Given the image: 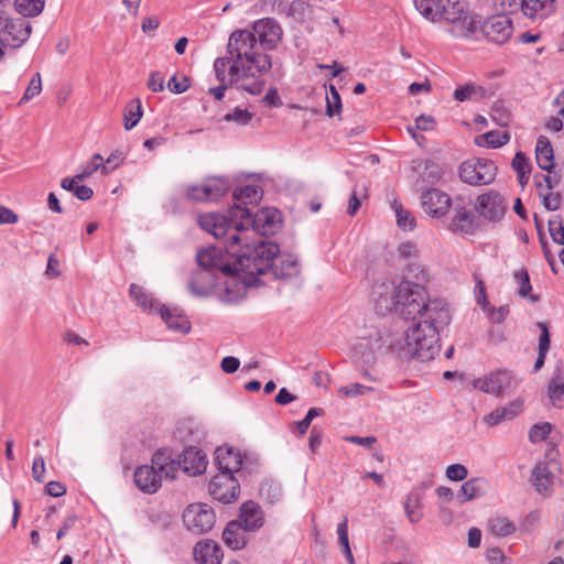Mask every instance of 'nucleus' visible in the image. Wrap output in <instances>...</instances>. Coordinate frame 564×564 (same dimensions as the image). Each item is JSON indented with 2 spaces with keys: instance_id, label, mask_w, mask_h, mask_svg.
I'll use <instances>...</instances> for the list:
<instances>
[{
  "instance_id": "72a5a7b5",
  "label": "nucleus",
  "mask_w": 564,
  "mask_h": 564,
  "mask_svg": "<svg viewBox=\"0 0 564 564\" xmlns=\"http://www.w3.org/2000/svg\"><path fill=\"white\" fill-rule=\"evenodd\" d=\"M549 398L554 406L560 408L564 394V371L557 368L549 382Z\"/></svg>"
},
{
  "instance_id": "58836bf2",
  "label": "nucleus",
  "mask_w": 564,
  "mask_h": 564,
  "mask_svg": "<svg viewBox=\"0 0 564 564\" xmlns=\"http://www.w3.org/2000/svg\"><path fill=\"white\" fill-rule=\"evenodd\" d=\"M391 208L397 217V225L403 230H413L415 228V218L398 199L391 202Z\"/></svg>"
},
{
  "instance_id": "bf43d9fd",
  "label": "nucleus",
  "mask_w": 564,
  "mask_h": 564,
  "mask_svg": "<svg viewBox=\"0 0 564 564\" xmlns=\"http://www.w3.org/2000/svg\"><path fill=\"white\" fill-rule=\"evenodd\" d=\"M337 534H338V544L341 547V551L347 547H350L349 538H348V520H347V518H345L340 523H338Z\"/></svg>"
},
{
  "instance_id": "7c9ffc66",
  "label": "nucleus",
  "mask_w": 564,
  "mask_h": 564,
  "mask_svg": "<svg viewBox=\"0 0 564 564\" xmlns=\"http://www.w3.org/2000/svg\"><path fill=\"white\" fill-rule=\"evenodd\" d=\"M487 481L482 478H473L465 481L457 494L462 502L478 498L485 494Z\"/></svg>"
},
{
  "instance_id": "39448f33",
  "label": "nucleus",
  "mask_w": 564,
  "mask_h": 564,
  "mask_svg": "<svg viewBox=\"0 0 564 564\" xmlns=\"http://www.w3.org/2000/svg\"><path fill=\"white\" fill-rule=\"evenodd\" d=\"M413 3L426 20L444 22L455 39H470L479 30L480 17L469 10L465 0H413Z\"/></svg>"
},
{
  "instance_id": "4d7b16f0",
  "label": "nucleus",
  "mask_w": 564,
  "mask_h": 564,
  "mask_svg": "<svg viewBox=\"0 0 564 564\" xmlns=\"http://www.w3.org/2000/svg\"><path fill=\"white\" fill-rule=\"evenodd\" d=\"M341 112V99L340 95L327 96L326 97V113L328 117L340 115Z\"/></svg>"
},
{
  "instance_id": "e433bc0d",
  "label": "nucleus",
  "mask_w": 564,
  "mask_h": 564,
  "mask_svg": "<svg viewBox=\"0 0 564 564\" xmlns=\"http://www.w3.org/2000/svg\"><path fill=\"white\" fill-rule=\"evenodd\" d=\"M430 276L425 268L420 263H410L406 268L405 275L402 281H408L411 285L425 288Z\"/></svg>"
},
{
  "instance_id": "e2e57ef3",
  "label": "nucleus",
  "mask_w": 564,
  "mask_h": 564,
  "mask_svg": "<svg viewBox=\"0 0 564 564\" xmlns=\"http://www.w3.org/2000/svg\"><path fill=\"white\" fill-rule=\"evenodd\" d=\"M415 127L422 131H431L435 127V120L432 116L420 115L415 120Z\"/></svg>"
},
{
  "instance_id": "bb28decb",
  "label": "nucleus",
  "mask_w": 564,
  "mask_h": 564,
  "mask_svg": "<svg viewBox=\"0 0 564 564\" xmlns=\"http://www.w3.org/2000/svg\"><path fill=\"white\" fill-rule=\"evenodd\" d=\"M243 525L238 521H230L223 531V541L231 550H241L246 545Z\"/></svg>"
},
{
  "instance_id": "37998d69",
  "label": "nucleus",
  "mask_w": 564,
  "mask_h": 564,
  "mask_svg": "<svg viewBox=\"0 0 564 564\" xmlns=\"http://www.w3.org/2000/svg\"><path fill=\"white\" fill-rule=\"evenodd\" d=\"M14 7L23 17H35L43 11L44 0H14Z\"/></svg>"
},
{
  "instance_id": "c85d7f7f",
  "label": "nucleus",
  "mask_w": 564,
  "mask_h": 564,
  "mask_svg": "<svg viewBox=\"0 0 564 564\" xmlns=\"http://www.w3.org/2000/svg\"><path fill=\"white\" fill-rule=\"evenodd\" d=\"M202 185L205 202L216 200L229 191V182L224 177H209Z\"/></svg>"
},
{
  "instance_id": "09e8293b",
  "label": "nucleus",
  "mask_w": 564,
  "mask_h": 564,
  "mask_svg": "<svg viewBox=\"0 0 564 564\" xmlns=\"http://www.w3.org/2000/svg\"><path fill=\"white\" fill-rule=\"evenodd\" d=\"M486 144L491 148H500L509 142V134L507 132L489 131L482 135Z\"/></svg>"
},
{
  "instance_id": "2f4dec72",
  "label": "nucleus",
  "mask_w": 564,
  "mask_h": 564,
  "mask_svg": "<svg viewBox=\"0 0 564 564\" xmlns=\"http://www.w3.org/2000/svg\"><path fill=\"white\" fill-rule=\"evenodd\" d=\"M474 214L465 206L455 205V214L452 219V227L455 230L469 234L474 229Z\"/></svg>"
},
{
  "instance_id": "69168bd1",
  "label": "nucleus",
  "mask_w": 564,
  "mask_h": 564,
  "mask_svg": "<svg viewBox=\"0 0 564 564\" xmlns=\"http://www.w3.org/2000/svg\"><path fill=\"white\" fill-rule=\"evenodd\" d=\"M240 361L238 358L228 356L221 360V369L226 373H234L238 370Z\"/></svg>"
},
{
  "instance_id": "0e129e2a",
  "label": "nucleus",
  "mask_w": 564,
  "mask_h": 564,
  "mask_svg": "<svg viewBox=\"0 0 564 564\" xmlns=\"http://www.w3.org/2000/svg\"><path fill=\"white\" fill-rule=\"evenodd\" d=\"M541 329V335L539 339V350L549 351L550 349V333L546 324L539 323L538 324Z\"/></svg>"
},
{
  "instance_id": "0eeeda50",
  "label": "nucleus",
  "mask_w": 564,
  "mask_h": 564,
  "mask_svg": "<svg viewBox=\"0 0 564 564\" xmlns=\"http://www.w3.org/2000/svg\"><path fill=\"white\" fill-rule=\"evenodd\" d=\"M232 61L234 59H230L229 54L215 59L214 70L220 85L209 88V94H212L216 100H221L227 88L234 85L237 86L238 89L247 91L250 95L256 96L261 94L265 85L264 78L249 77L241 79L240 74L235 75L230 70L234 65Z\"/></svg>"
},
{
  "instance_id": "473e14b6",
  "label": "nucleus",
  "mask_w": 564,
  "mask_h": 564,
  "mask_svg": "<svg viewBox=\"0 0 564 564\" xmlns=\"http://www.w3.org/2000/svg\"><path fill=\"white\" fill-rule=\"evenodd\" d=\"M454 99L457 101L481 100L487 96L486 89L475 83L459 86L454 90Z\"/></svg>"
},
{
  "instance_id": "1a4fd4ad",
  "label": "nucleus",
  "mask_w": 564,
  "mask_h": 564,
  "mask_svg": "<svg viewBox=\"0 0 564 564\" xmlns=\"http://www.w3.org/2000/svg\"><path fill=\"white\" fill-rule=\"evenodd\" d=\"M262 198V189L257 185H246L234 192V206L225 215L230 223V227L242 220L243 213H251L252 208L258 205Z\"/></svg>"
},
{
  "instance_id": "dca6fc26",
  "label": "nucleus",
  "mask_w": 564,
  "mask_h": 564,
  "mask_svg": "<svg viewBox=\"0 0 564 564\" xmlns=\"http://www.w3.org/2000/svg\"><path fill=\"white\" fill-rule=\"evenodd\" d=\"M182 470L188 476L203 474L207 468V457L204 452L197 447H186L178 456Z\"/></svg>"
},
{
  "instance_id": "f704fd0d",
  "label": "nucleus",
  "mask_w": 564,
  "mask_h": 564,
  "mask_svg": "<svg viewBox=\"0 0 564 564\" xmlns=\"http://www.w3.org/2000/svg\"><path fill=\"white\" fill-rule=\"evenodd\" d=\"M516 524L509 518L495 516L488 520V530L496 536H508L516 531Z\"/></svg>"
},
{
  "instance_id": "4be33fe9",
  "label": "nucleus",
  "mask_w": 564,
  "mask_h": 564,
  "mask_svg": "<svg viewBox=\"0 0 564 564\" xmlns=\"http://www.w3.org/2000/svg\"><path fill=\"white\" fill-rule=\"evenodd\" d=\"M557 469L555 462H540L532 470L533 485L540 494L547 492L553 482L554 470Z\"/></svg>"
},
{
  "instance_id": "a18cd8bd",
  "label": "nucleus",
  "mask_w": 564,
  "mask_h": 564,
  "mask_svg": "<svg viewBox=\"0 0 564 564\" xmlns=\"http://www.w3.org/2000/svg\"><path fill=\"white\" fill-rule=\"evenodd\" d=\"M252 118V112L248 111L247 109L236 107L232 112L226 113L223 117V120L227 122H235L238 126H247Z\"/></svg>"
},
{
  "instance_id": "a878e982",
  "label": "nucleus",
  "mask_w": 564,
  "mask_h": 564,
  "mask_svg": "<svg viewBox=\"0 0 564 564\" xmlns=\"http://www.w3.org/2000/svg\"><path fill=\"white\" fill-rule=\"evenodd\" d=\"M151 463L156 467L159 474L167 479H175L178 469H182L180 459L175 460L171 454L165 451L154 453Z\"/></svg>"
},
{
  "instance_id": "5fc2aeb1",
  "label": "nucleus",
  "mask_w": 564,
  "mask_h": 564,
  "mask_svg": "<svg viewBox=\"0 0 564 564\" xmlns=\"http://www.w3.org/2000/svg\"><path fill=\"white\" fill-rule=\"evenodd\" d=\"M467 474V468L462 464H452L446 468V477L454 481L464 480Z\"/></svg>"
},
{
  "instance_id": "ddd939ff",
  "label": "nucleus",
  "mask_w": 564,
  "mask_h": 564,
  "mask_svg": "<svg viewBox=\"0 0 564 564\" xmlns=\"http://www.w3.org/2000/svg\"><path fill=\"white\" fill-rule=\"evenodd\" d=\"M517 381L511 372L499 370L491 372L486 377L476 378L473 381L475 389L497 397L511 392L516 388Z\"/></svg>"
},
{
  "instance_id": "f03ea898",
  "label": "nucleus",
  "mask_w": 564,
  "mask_h": 564,
  "mask_svg": "<svg viewBox=\"0 0 564 564\" xmlns=\"http://www.w3.org/2000/svg\"><path fill=\"white\" fill-rule=\"evenodd\" d=\"M283 31L280 24L271 18L253 22L250 30L234 31L227 43V54L234 59L230 68L240 78H263L271 69V56L261 52L274 50L282 40Z\"/></svg>"
},
{
  "instance_id": "4c0bfd02",
  "label": "nucleus",
  "mask_w": 564,
  "mask_h": 564,
  "mask_svg": "<svg viewBox=\"0 0 564 564\" xmlns=\"http://www.w3.org/2000/svg\"><path fill=\"white\" fill-rule=\"evenodd\" d=\"M142 105L139 98L132 99L126 107L123 124L127 130L134 128L142 118Z\"/></svg>"
},
{
  "instance_id": "20e7f679",
  "label": "nucleus",
  "mask_w": 564,
  "mask_h": 564,
  "mask_svg": "<svg viewBox=\"0 0 564 564\" xmlns=\"http://www.w3.org/2000/svg\"><path fill=\"white\" fill-rule=\"evenodd\" d=\"M237 268L242 269L243 283L252 285L258 276L271 274L275 279H291L300 273L297 259L292 254H280V248L274 242L259 240L252 250L247 249L239 254ZM224 270L231 272L236 267L224 265Z\"/></svg>"
},
{
  "instance_id": "79ce46f5",
  "label": "nucleus",
  "mask_w": 564,
  "mask_h": 564,
  "mask_svg": "<svg viewBox=\"0 0 564 564\" xmlns=\"http://www.w3.org/2000/svg\"><path fill=\"white\" fill-rule=\"evenodd\" d=\"M421 508V497L417 492H410L406 497V501L404 505V510L406 517L411 523H416L422 519Z\"/></svg>"
},
{
  "instance_id": "3c124183",
  "label": "nucleus",
  "mask_w": 564,
  "mask_h": 564,
  "mask_svg": "<svg viewBox=\"0 0 564 564\" xmlns=\"http://www.w3.org/2000/svg\"><path fill=\"white\" fill-rule=\"evenodd\" d=\"M42 91V79L40 73L34 74L26 87L21 102L29 101Z\"/></svg>"
},
{
  "instance_id": "423d86ee",
  "label": "nucleus",
  "mask_w": 564,
  "mask_h": 564,
  "mask_svg": "<svg viewBox=\"0 0 564 564\" xmlns=\"http://www.w3.org/2000/svg\"><path fill=\"white\" fill-rule=\"evenodd\" d=\"M236 256H230L224 247H210L200 250L197 256V263L199 269L196 270L188 280L189 292L194 296H207L212 290L217 285V273L225 275H236L242 273V269L236 268L231 272L224 270V265L237 267Z\"/></svg>"
},
{
  "instance_id": "13d9d810",
  "label": "nucleus",
  "mask_w": 564,
  "mask_h": 564,
  "mask_svg": "<svg viewBox=\"0 0 564 564\" xmlns=\"http://www.w3.org/2000/svg\"><path fill=\"white\" fill-rule=\"evenodd\" d=\"M551 173L552 172H549L547 174L538 175L539 181L542 182V184H543V189L545 188L546 191H552L561 182V178H562L561 174H558L556 172L553 174H551Z\"/></svg>"
},
{
  "instance_id": "a19ab883",
  "label": "nucleus",
  "mask_w": 564,
  "mask_h": 564,
  "mask_svg": "<svg viewBox=\"0 0 564 564\" xmlns=\"http://www.w3.org/2000/svg\"><path fill=\"white\" fill-rule=\"evenodd\" d=\"M104 158L100 154L93 155L90 162L80 169V172L76 174V178L79 181H84L90 177L98 170L101 171L104 175L109 173V167L102 164Z\"/></svg>"
},
{
  "instance_id": "de8ad7c7",
  "label": "nucleus",
  "mask_w": 564,
  "mask_h": 564,
  "mask_svg": "<svg viewBox=\"0 0 564 564\" xmlns=\"http://www.w3.org/2000/svg\"><path fill=\"white\" fill-rule=\"evenodd\" d=\"M549 231L555 243L564 245V226L560 216H554L549 220Z\"/></svg>"
},
{
  "instance_id": "ea45409f",
  "label": "nucleus",
  "mask_w": 564,
  "mask_h": 564,
  "mask_svg": "<svg viewBox=\"0 0 564 564\" xmlns=\"http://www.w3.org/2000/svg\"><path fill=\"white\" fill-rule=\"evenodd\" d=\"M535 186L539 191V195L542 197V204L545 209L555 212L560 209L562 204V195L560 192L547 191L543 193V184L539 181V176H534Z\"/></svg>"
},
{
  "instance_id": "5701e85b",
  "label": "nucleus",
  "mask_w": 564,
  "mask_h": 564,
  "mask_svg": "<svg viewBox=\"0 0 564 564\" xmlns=\"http://www.w3.org/2000/svg\"><path fill=\"white\" fill-rule=\"evenodd\" d=\"M215 459L219 471L235 474L241 469L242 457L230 447H218L215 451Z\"/></svg>"
},
{
  "instance_id": "393cba45",
  "label": "nucleus",
  "mask_w": 564,
  "mask_h": 564,
  "mask_svg": "<svg viewBox=\"0 0 564 564\" xmlns=\"http://www.w3.org/2000/svg\"><path fill=\"white\" fill-rule=\"evenodd\" d=\"M163 322L170 329L186 334L191 329V323L185 315L181 313L178 308H169L165 305H161L156 311Z\"/></svg>"
},
{
  "instance_id": "b1692460",
  "label": "nucleus",
  "mask_w": 564,
  "mask_h": 564,
  "mask_svg": "<svg viewBox=\"0 0 564 564\" xmlns=\"http://www.w3.org/2000/svg\"><path fill=\"white\" fill-rule=\"evenodd\" d=\"M239 521L245 531H257L263 525V513L258 503L245 502L240 508Z\"/></svg>"
},
{
  "instance_id": "f8f14e48",
  "label": "nucleus",
  "mask_w": 564,
  "mask_h": 564,
  "mask_svg": "<svg viewBox=\"0 0 564 564\" xmlns=\"http://www.w3.org/2000/svg\"><path fill=\"white\" fill-rule=\"evenodd\" d=\"M208 491L215 500L223 503H230L238 499L240 485L234 474L219 471L212 478Z\"/></svg>"
},
{
  "instance_id": "6e6552de",
  "label": "nucleus",
  "mask_w": 564,
  "mask_h": 564,
  "mask_svg": "<svg viewBox=\"0 0 564 564\" xmlns=\"http://www.w3.org/2000/svg\"><path fill=\"white\" fill-rule=\"evenodd\" d=\"M497 175V166L492 161L473 159L465 161L459 166L462 182L471 186H482L492 183Z\"/></svg>"
},
{
  "instance_id": "a211bd4d",
  "label": "nucleus",
  "mask_w": 564,
  "mask_h": 564,
  "mask_svg": "<svg viewBox=\"0 0 564 564\" xmlns=\"http://www.w3.org/2000/svg\"><path fill=\"white\" fill-rule=\"evenodd\" d=\"M134 482L144 494H154L162 485L161 475L153 464L138 467L134 471Z\"/></svg>"
},
{
  "instance_id": "6ab92c4d",
  "label": "nucleus",
  "mask_w": 564,
  "mask_h": 564,
  "mask_svg": "<svg viewBox=\"0 0 564 564\" xmlns=\"http://www.w3.org/2000/svg\"><path fill=\"white\" fill-rule=\"evenodd\" d=\"M194 558L197 564H221L224 552L213 540H204L194 546Z\"/></svg>"
},
{
  "instance_id": "f257e3e1",
  "label": "nucleus",
  "mask_w": 564,
  "mask_h": 564,
  "mask_svg": "<svg viewBox=\"0 0 564 564\" xmlns=\"http://www.w3.org/2000/svg\"><path fill=\"white\" fill-rule=\"evenodd\" d=\"M399 316L416 319L405 333L409 352L420 361H430L440 351V330L451 321L449 310L441 300H430L426 288L401 281L397 285Z\"/></svg>"
},
{
  "instance_id": "8fccbe9b",
  "label": "nucleus",
  "mask_w": 564,
  "mask_h": 564,
  "mask_svg": "<svg viewBox=\"0 0 564 564\" xmlns=\"http://www.w3.org/2000/svg\"><path fill=\"white\" fill-rule=\"evenodd\" d=\"M424 165V172L422 174L423 181L431 184L438 182L442 177L441 167L432 161H425Z\"/></svg>"
},
{
  "instance_id": "2eb2a0df",
  "label": "nucleus",
  "mask_w": 564,
  "mask_h": 564,
  "mask_svg": "<svg viewBox=\"0 0 564 564\" xmlns=\"http://www.w3.org/2000/svg\"><path fill=\"white\" fill-rule=\"evenodd\" d=\"M424 212L433 218L445 216L451 207V197L438 188H429L421 195Z\"/></svg>"
},
{
  "instance_id": "aec40b11",
  "label": "nucleus",
  "mask_w": 564,
  "mask_h": 564,
  "mask_svg": "<svg viewBox=\"0 0 564 564\" xmlns=\"http://www.w3.org/2000/svg\"><path fill=\"white\" fill-rule=\"evenodd\" d=\"M523 403L521 400L516 399L505 406L497 408L490 413L486 414L482 419L484 423L489 426H496L503 421H509L514 419L518 414L522 412Z\"/></svg>"
},
{
  "instance_id": "49530a36",
  "label": "nucleus",
  "mask_w": 564,
  "mask_h": 564,
  "mask_svg": "<svg viewBox=\"0 0 564 564\" xmlns=\"http://www.w3.org/2000/svg\"><path fill=\"white\" fill-rule=\"evenodd\" d=\"M552 430H553V425L549 422L534 424L529 431V440L532 443L542 442V441L546 440V437L550 435Z\"/></svg>"
},
{
  "instance_id": "6e6d98bb",
  "label": "nucleus",
  "mask_w": 564,
  "mask_h": 564,
  "mask_svg": "<svg viewBox=\"0 0 564 564\" xmlns=\"http://www.w3.org/2000/svg\"><path fill=\"white\" fill-rule=\"evenodd\" d=\"M165 76L161 72H152L147 82V86L153 93H159L164 89Z\"/></svg>"
},
{
  "instance_id": "864d4df0",
  "label": "nucleus",
  "mask_w": 564,
  "mask_h": 564,
  "mask_svg": "<svg viewBox=\"0 0 564 564\" xmlns=\"http://www.w3.org/2000/svg\"><path fill=\"white\" fill-rule=\"evenodd\" d=\"M419 252L416 243L412 241L402 242L398 247L399 256L405 260L415 259L419 256Z\"/></svg>"
},
{
  "instance_id": "603ef678",
  "label": "nucleus",
  "mask_w": 564,
  "mask_h": 564,
  "mask_svg": "<svg viewBox=\"0 0 564 564\" xmlns=\"http://www.w3.org/2000/svg\"><path fill=\"white\" fill-rule=\"evenodd\" d=\"M373 389L371 387H367L360 383H350L348 386L341 387L339 389V393L345 397H357L365 394L369 391H372Z\"/></svg>"
},
{
  "instance_id": "4468645a",
  "label": "nucleus",
  "mask_w": 564,
  "mask_h": 564,
  "mask_svg": "<svg viewBox=\"0 0 564 564\" xmlns=\"http://www.w3.org/2000/svg\"><path fill=\"white\" fill-rule=\"evenodd\" d=\"M479 29L488 41L496 44L506 43L513 32L512 21L506 14H496L480 21Z\"/></svg>"
},
{
  "instance_id": "9b49d317",
  "label": "nucleus",
  "mask_w": 564,
  "mask_h": 564,
  "mask_svg": "<svg viewBox=\"0 0 564 564\" xmlns=\"http://www.w3.org/2000/svg\"><path fill=\"white\" fill-rule=\"evenodd\" d=\"M508 209V203L505 197L496 192L488 191L478 195L475 203V210L478 216L489 223L500 221Z\"/></svg>"
},
{
  "instance_id": "f3484780",
  "label": "nucleus",
  "mask_w": 564,
  "mask_h": 564,
  "mask_svg": "<svg viewBox=\"0 0 564 564\" xmlns=\"http://www.w3.org/2000/svg\"><path fill=\"white\" fill-rule=\"evenodd\" d=\"M32 28L29 21L23 18L10 19L3 26V31L0 34L3 40L11 43L12 46H21L31 34Z\"/></svg>"
},
{
  "instance_id": "c03bdc74",
  "label": "nucleus",
  "mask_w": 564,
  "mask_h": 564,
  "mask_svg": "<svg viewBox=\"0 0 564 564\" xmlns=\"http://www.w3.org/2000/svg\"><path fill=\"white\" fill-rule=\"evenodd\" d=\"M513 278L517 281L519 288L517 294L521 297L530 296L532 290L530 276L527 269L522 268L513 273Z\"/></svg>"
},
{
  "instance_id": "680f3d73",
  "label": "nucleus",
  "mask_w": 564,
  "mask_h": 564,
  "mask_svg": "<svg viewBox=\"0 0 564 564\" xmlns=\"http://www.w3.org/2000/svg\"><path fill=\"white\" fill-rule=\"evenodd\" d=\"M511 165L516 172H530L529 160L521 151L516 153Z\"/></svg>"
},
{
  "instance_id": "412c9836",
  "label": "nucleus",
  "mask_w": 564,
  "mask_h": 564,
  "mask_svg": "<svg viewBox=\"0 0 564 564\" xmlns=\"http://www.w3.org/2000/svg\"><path fill=\"white\" fill-rule=\"evenodd\" d=\"M375 308L378 314L397 313L399 315V300L397 299V285H382L376 291Z\"/></svg>"
},
{
  "instance_id": "c9c22d12",
  "label": "nucleus",
  "mask_w": 564,
  "mask_h": 564,
  "mask_svg": "<svg viewBox=\"0 0 564 564\" xmlns=\"http://www.w3.org/2000/svg\"><path fill=\"white\" fill-rule=\"evenodd\" d=\"M130 296L140 305L143 310H149L150 312H156L158 307H160L162 304L156 302L151 294L147 293L145 290L138 285L132 283L130 285Z\"/></svg>"
},
{
  "instance_id": "c756f323",
  "label": "nucleus",
  "mask_w": 564,
  "mask_h": 564,
  "mask_svg": "<svg viewBox=\"0 0 564 564\" xmlns=\"http://www.w3.org/2000/svg\"><path fill=\"white\" fill-rule=\"evenodd\" d=\"M521 10L528 18H544L554 10V0H522Z\"/></svg>"
},
{
  "instance_id": "052dcab7",
  "label": "nucleus",
  "mask_w": 564,
  "mask_h": 564,
  "mask_svg": "<svg viewBox=\"0 0 564 564\" xmlns=\"http://www.w3.org/2000/svg\"><path fill=\"white\" fill-rule=\"evenodd\" d=\"M188 79L183 77L181 80L174 75L167 82V88L174 94H182L188 89Z\"/></svg>"
},
{
  "instance_id": "9d476101",
  "label": "nucleus",
  "mask_w": 564,
  "mask_h": 564,
  "mask_svg": "<svg viewBox=\"0 0 564 564\" xmlns=\"http://www.w3.org/2000/svg\"><path fill=\"white\" fill-rule=\"evenodd\" d=\"M216 514L207 503H193L183 512V522L188 531L203 534L213 529Z\"/></svg>"
},
{
  "instance_id": "7ed1b4c3",
  "label": "nucleus",
  "mask_w": 564,
  "mask_h": 564,
  "mask_svg": "<svg viewBox=\"0 0 564 564\" xmlns=\"http://www.w3.org/2000/svg\"><path fill=\"white\" fill-rule=\"evenodd\" d=\"M245 218L236 226L230 227L227 217L221 214L210 213L200 215L198 224L205 231L215 238L225 240L226 251L230 256L239 258L247 249L252 250L256 243H251L257 234L267 235L278 227V210L263 208L256 214L243 213Z\"/></svg>"
},
{
  "instance_id": "338daca9",
  "label": "nucleus",
  "mask_w": 564,
  "mask_h": 564,
  "mask_svg": "<svg viewBox=\"0 0 564 564\" xmlns=\"http://www.w3.org/2000/svg\"><path fill=\"white\" fill-rule=\"evenodd\" d=\"M45 471V464L43 457H36L32 464V474L36 481H43V474Z\"/></svg>"
},
{
  "instance_id": "774afa93",
  "label": "nucleus",
  "mask_w": 564,
  "mask_h": 564,
  "mask_svg": "<svg viewBox=\"0 0 564 564\" xmlns=\"http://www.w3.org/2000/svg\"><path fill=\"white\" fill-rule=\"evenodd\" d=\"M186 196L194 202H205L203 185H189L186 188Z\"/></svg>"
},
{
  "instance_id": "cd10ccee",
  "label": "nucleus",
  "mask_w": 564,
  "mask_h": 564,
  "mask_svg": "<svg viewBox=\"0 0 564 564\" xmlns=\"http://www.w3.org/2000/svg\"><path fill=\"white\" fill-rule=\"evenodd\" d=\"M535 159L540 169L552 172L554 169V153L551 142L546 137H539L535 148Z\"/></svg>"
}]
</instances>
